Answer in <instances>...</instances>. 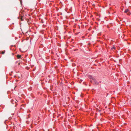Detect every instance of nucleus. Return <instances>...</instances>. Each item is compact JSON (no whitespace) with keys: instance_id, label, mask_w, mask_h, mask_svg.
<instances>
[{"instance_id":"f257e3e1","label":"nucleus","mask_w":131,"mask_h":131,"mask_svg":"<svg viewBox=\"0 0 131 131\" xmlns=\"http://www.w3.org/2000/svg\"><path fill=\"white\" fill-rule=\"evenodd\" d=\"M124 12L125 13H127V14L128 15H130V12L129 10L127 9L125 10Z\"/></svg>"},{"instance_id":"f03ea898","label":"nucleus","mask_w":131,"mask_h":131,"mask_svg":"<svg viewBox=\"0 0 131 131\" xmlns=\"http://www.w3.org/2000/svg\"><path fill=\"white\" fill-rule=\"evenodd\" d=\"M89 77L90 79H92V80H95L92 77L91 75H89Z\"/></svg>"},{"instance_id":"7ed1b4c3","label":"nucleus","mask_w":131,"mask_h":131,"mask_svg":"<svg viewBox=\"0 0 131 131\" xmlns=\"http://www.w3.org/2000/svg\"><path fill=\"white\" fill-rule=\"evenodd\" d=\"M21 57V56L20 55H18L17 56V57L18 59H19V58H20Z\"/></svg>"},{"instance_id":"20e7f679","label":"nucleus","mask_w":131,"mask_h":131,"mask_svg":"<svg viewBox=\"0 0 131 131\" xmlns=\"http://www.w3.org/2000/svg\"><path fill=\"white\" fill-rule=\"evenodd\" d=\"M5 52V50L4 51H0V53L3 54Z\"/></svg>"},{"instance_id":"39448f33","label":"nucleus","mask_w":131,"mask_h":131,"mask_svg":"<svg viewBox=\"0 0 131 131\" xmlns=\"http://www.w3.org/2000/svg\"><path fill=\"white\" fill-rule=\"evenodd\" d=\"M20 19L22 21H23V17H21L20 18Z\"/></svg>"},{"instance_id":"423d86ee","label":"nucleus","mask_w":131,"mask_h":131,"mask_svg":"<svg viewBox=\"0 0 131 131\" xmlns=\"http://www.w3.org/2000/svg\"><path fill=\"white\" fill-rule=\"evenodd\" d=\"M115 49V47H113L112 48V50L113 49Z\"/></svg>"},{"instance_id":"0eeeda50","label":"nucleus","mask_w":131,"mask_h":131,"mask_svg":"<svg viewBox=\"0 0 131 131\" xmlns=\"http://www.w3.org/2000/svg\"><path fill=\"white\" fill-rule=\"evenodd\" d=\"M20 63H18V65H20Z\"/></svg>"},{"instance_id":"6e6552de","label":"nucleus","mask_w":131,"mask_h":131,"mask_svg":"<svg viewBox=\"0 0 131 131\" xmlns=\"http://www.w3.org/2000/svg\"><path fill=\"white\" fill-rule=\"evenodd\" d=\"M16 63H17V62H16Z\"/></svg>"}]
</instances>
